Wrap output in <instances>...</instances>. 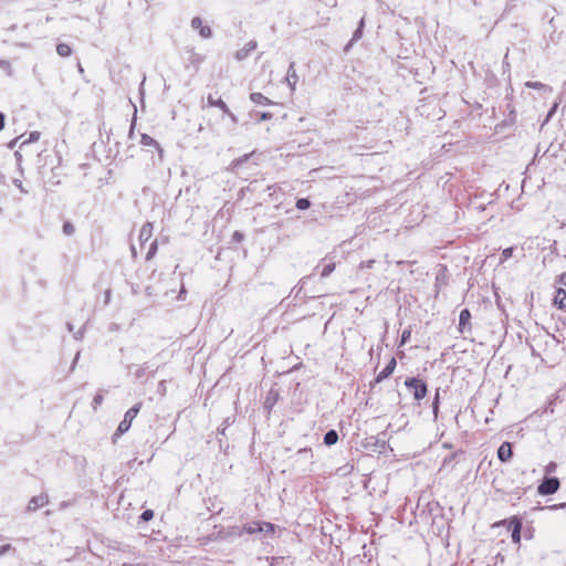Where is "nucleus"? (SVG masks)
<instances>
[{
  "label": "nucleus",
  "mask_w": 566,
  "mask_h": 566,
  "mask_svg": "<svg viewBox=\"0 0 566 566\" xmlns=\"http://www.w3.org/2000/svg\"><path fill=\"white\" fill-rule=\"evenodd\" d=\"M207 104L210 107H218L224 114H227L228 116H230L231 118L234 119V116L231 113V111L229 109L228 105L224 103V101L221 98V96L218 95L217 93L216 94H209L207 96Z\"/></svg>",
  "instance_id": "5"
},
{
  "label": "nucleus",
  "mask_w": 566,
  "mask_h": 566,
  "mask_svg": "<svg viewBox=\"0 0 566 566\" xmlns=\"http://www.w3.org/2000/svg\"><path fill=\"white\" fill-rule=\"evenodd\" d=\"M140 143L144 146L159 148V144L151 136H149L147 134L142 135Z\"/></svg>",
  "instance_id": "17"
},
{
  "label": "nucleus",
  "mask_w": 566,
  "mask_h": 566,
  "mask_svg": "<svg viewBox=\"0 0 566 566\" xmlns=\"http://www.w3.org/2000/svg\"><path fill=\"white\" fill-rule=\"evenodd\" d=\"M157 248H158V243H157V240H154L150 245H149V249L146 253V260H151L156 252H157Z\"/></svg>",
  "instance_id": "18"
},
{
  "label": "nucleus",
  "mask_w": 566,
  "mask_h": 566,
  "mask_svg": "<svg viewBox=\"0 0 566 566\" xmlns=\"http://www.w3.org/2000/svg\"><path fill=\"white\" fill-rule=\"evenodd\" d=\"M233 238H234V240H237V241H239V242H240V241H242V240H243V238H244V237H243V234H242L241 232L235 231V232L233 233Z\"/></svg>",
  "instance_id": "30"
},
{
  "label": "nucleus",
  "mask_w": 566,
  "mask_h": 566,
  "mask_svg": "<svg viewBox=\"0 0 566 566\" xmlns=\"http://www.w3.org/2000/svg\"><path fill=\"white\" fill-rule=\"evenodd\" d=\"M9 549H11V545L10 544H7V545H2L0 547V556L3 555L6 552H8Z\"/></svg>",
  "instance_id": "29"
},
{
  "label": "nucleus",
  "mask_w": 566,
  "mask_h": 566,
  "mask_svg": "<svg viewBox=\"0 0 566 566\" xmlns=\"http://www.w3.org/2000/svg\"><path fill=\"white\" fill-rule=\"evenodd\" d=\"M296 208L298 210H306L310 208L311 206V202L308 199L306 198H301V199H297L296 203H295Z\"/></svg>",
  "instance_id": "19"
},
{
  "label": "nucleus",
  "mask_w": 566,
  "mask_h": 566,
  "mask_svg": "<svg viewBox=\"0 0 566 566\" xmlns=\"http://www.w3.org/2000/svg\"><path fill=\"white\" fill-rule=\"evenodd\" d=\"M56 52L62 57H67L72 54V49L66 43H60L56 45Z\"/></svg>",
  "instance_id": "15"
},
{
  "label": "nucleus",
  "mask_w": 566,
  "mask_h": 566,
  "mask_svg": "<svg viewBox=\"0 0 566 566\" xmlns=\"http://www.w3.org/2000/svg\"><path fill=\"white\" fill-rule=\"evenodd\" d=\"M250 99L254 104H258V105H262V106L272 105V102L266 96H264L262 93H258V92L251 93L250 94Z\"/></svg>",
  "instance_id": "12"
},
{
  "label": "nucleus",
  "mask_w": 566,
  "mask_h": 566,
  "mask_svg": "<svg viewBox=\"0 0 566 566\" xmlns=\"http://www.w3.org/2000/svg\"><path fill=\"white\" fill-rule=\"evenodd\" d=\"M397 365L396 358L391 357L387 366L376 376L375 381L380 382L388 378L395 370Z\"/></svg>",
  "instance_id": "8"
},
{
  "label": "nucleus",
  "mask_w": 566,
  "mask_h": 566,
  "mask_svg": "<svg viewBox=\"0 0 566 566\" xmlns=\"http://www.w3.org/2000/svg\"><path fill=\"white\" fill-rule=\"evenodd\" d=\"M566 291L564 287H557L556 292H555V295H554V300H553V304L554 306H556L558 310H562V311H566Z\"/></svg>",
  "instance_id": "9"
},
{
  "label": "nucleus",
  "mask_w": 566,
  "mask_h": 566,
  "mask_svg": "<svg viewBox=\"0 0 566 566\" xmlns=\"http://www.w3.org/2000/svg\"><path fill=\"white\" fill-rule=\"evenodd\" d=\"M4 115L0 112V132L4 128Z\"/></svg>",
  "instance_id": "31"
},
{
  "label": "nucleus",
  "mask_w": 566,
  "mask_h": 566,
  "mask_svg": "<svg viewBox=\"0 0 566 566\" xmlns=\"http://www.w3.org/2000/svg\"><path fill=\"white\" fill-rule=\"evenodd\" d=\"M255 48H256V43L249 42L244 48H242L241 50L237 51L235 59L237 60L245 59L252 51L255 50Z\"/></svg>",
  "instance_id": "14"
},
{
  "label": "nucleus",
  "mask_w": 566,
  "mask_h": 566,
  "mask_svg": "<svg viewBox=\"0 0 566 566\" xmlns=\"http://www.w3.org/2000/svg\"><path fill=\"white\" fill-rule=\"evenodd\" d=\"M153 517H154V511L153 510H145L142 513V515H140V518L144 522H148V521L153 520Z\"/></svg>",
  "instance_id": "24"
},
{
  "label": "nucleus",
  "mask_w": 566,
  "mask_h": 566,
  "mask_svg": "<svg viewBox=\"0 0 566 566\" xmlns=\"http://www.w3.org/2000/svg\"><path fill=\"white\" fill-rule=\"evenodd\" d=\"M406 387L412 392L413 398L419 401L427 396L428 389L427 385L422 379L419 378H408L405 381Z\"/></svg>",
  "instance_id": "2"
},
{
  "label": "nucleus",
  "mask_w": 566,
  "mask_h": 566,
  "mask_svg": "<svg viewBox=\"0 0 566 566\" xmlns=\"http://www.w3.org/2000/svg\"><path fill=\"white\" fill-rule=\"evenodd\" d=\"M243 531L247 534H255V533L263 532V528H262V524L260 521H253V522H249V523L244 524Z\"/></svg>",
  "instance_id": "13"
},
{
  "label": "nucleus",
  "mask_w": 566,
  "mask_h": 566,
  "mask_svg": "<svg viewBox=\"0 0 566 566\" xmlns=\"http://www.w3.org/2000/svg\"><path fill=\"white\" fill-rule=\"evenodd\" d=\"M63 232L67 235H71L74 233V226L71 222H65L63 224Z\"/></svg>",
  "instance_id": "27"
},
{
  "label": "nucleus",
  "mask_w": 566,
  "mask_h": 566,
  "mask_svg": "<svg viewBox=\"0 0 566 566\" xmlns=\"http://www.w3.org/2000/svg\"><path fill=\"white\" fill-rule=\"evenodd\" d=\"M559 480L557 478H546L543 480V482L538 485L537 492L541 495H551L557 492L559 489Z\"/></svg>",
  "instance_id": "4"
},
{
  "label": "nucleus",
  "mask_w": 566,
  "mask_h": 566,
  "mask_svg": "<svg viewBox=\"0 0 566 566\" xmlns=\"http://www.w3.org/2000/svg\"><path fill=\"white\" fill-rule=\"evenodd\" d=\"M471 329V313L468 308H463L459 316V331L463 333L464 329Z\"/></svg>",
  "instance_id": "11"
},
{
  "label": "nucleus",
  "mask_w": 566,
  "mask_h": 566,
  "mask_svg": "<svg viewBox=\"0 0 566 566\" xmlns=\"http://www.w3.org/2000/svg\"><path fill=\"white\" fill-rule=\"evenodd\" d=\"M557 287H566V272L559 274L555 281Z\"/></svg>",
  "instance_id": "20"
},
{
  "label": "nucleus",
  "mask_w": 566,
  "mask_h": 566,
  "mask_svg": "<svg viewBox=\"0 0 566 566\" xmlns=\"http://www.w3.org/2000/svg\"><path fill=\"white\" fill-rule=\"evenodd\" d=\"M525 85L528 88H534V90H543L546 87L545 84H543L541 82H526Z\"/></svg>",
  "instance_id": "25"
},
{
  "label": "nucleus",
  "mask_w": 566,
  "mask_h": 566,
  "mask_svg": "<svg viewBox=\"0 0 566 566\" xmlns=\"http://www.w3.org/2000/svg\"><path fill=\"white\" fill-rule=\"evenodd\" d=\"M337 440H338V434H337V432L335 430H329L324 436V443L327 444V446L335 444L337 442Z\"/></svg>",
  "instance_id": "16"
},
{
  "label": "nucleus",
  "mask_w": 566,
  "mask_h": 566,
  "mask_svg": "<svg viewBox=\"0 0 566 566\" xmlns=\"http://www.w3.org/2000/svg\"><path fill=\"white\" fill-rule=\"evenodd\" d=\"M154 234V227L151 222H146L139 230V241L142 244L148 242Z\"/></svg>",
  "instance_id": "10"
},
{
  "label": "nucleus",
  "mask_w": 566,
  "mask_h": 566,
  "mask_svg": "<svg viewBox=\"0 0 566 566\" xmlns=\"http://www.w3.org/2000/svg\"><path fill=\"white\" fill-rule=\"evenodd\" d=\"M261 524H262L263 532L272 533V534L275 532V526L272 523L261 522Z\"/></svg>",
  "instance_id": "26"
},
{
  "label": "nucleus",
  "mask_w": 566,
  "mask_h": 566,
  "mask_svg": "<svg viewBox=\"0 0 566 566\" xmlns=\"http://www.w3.org/2000/svg\"><path fill=\"white\" fill-rule=\"evenodd\" d=\"M334 270H335V263H329V264L324 266L321 275L323 277L328 276Z\"/></svg>",
  "instance_id": "21"
},
{
  "label": "nucleus",
  "mask_w": 566,
  "mask_h": 566,
  "mask_svg": "<svg viewBox=\"0 0 566 566\" xmlns=\"http://www.w3.org/2000/svg\"><path fill=\"white\" fill-rule=\"evenodd\" d=\"M513 255V248H506L503 250L501 255V262H505Z\"/></svg>",
  "instance_id": "22"
},
{
  "label": "nucleus",
  "mask_w": 566,
  "mask_h": 566,
  "mask_svg": "<svg viewBox=\"0 0 566 566\" xmlns=\"http://www.w3.org/2000/svg\"><path fill=\"white\" fill-rule=\"evenodd\" d=\"M39 138V133H32L30 135V140H36Z\"/></svg>",
  "instance_id": "32"
},
{
  "label": "nucleus",
  "mask_w": 566,
  "mask_h": 566,
  "mask_svg": "<svg viewBox=\"0 0 566 566\" xmlns=\"http://www.w3.org/2000/svg\"><path fill=\"white\" fill-rule=\"evenodd\" d=\"M410 334H411L410 331H403L402 332V335H401V343L402 344L406 343L409 339Z\"/></svg>",
  "instance_id": "28"
},
{
  "label": "nucleus",
  "mask_w": 566,
  "mask_h": 566,
  "mask_svg": "<svg viewBox=\"0 0 566 566\" xmlns=\"http://www.w3.org/2000/svg\"><path fill=\"white\" fill-rule=\"evenodd\" d=\"M500 526H505L509 531H511V537L514 544L521 543L522 520L518 516L513 515L509 518L495 522L492 525V527Z\"/></svg>",
  "instance_id": "1"
},
{
  "label": "nucleus",
  "mask_w": 566,
  "mask_h": 566,
  "mask_svg": "<svg viewBox=\"0 0 566 566\" xmlns=\"http://www.w3.org/2000/svg\"><path fill=\"white\" fill-rule=\"evenodd\" d=\"M201 60H202V57H201V56H199V55H198V56H197V59H196V61H197V62H201Z\"/></svg>",
  "instance_id": "33"
},
{
  "label": "nucleus",
  "mask_w": 566,
  "mask_h": 566,
  "mask_svg": "<svg viewBox=\"0 0 566 566\" xmlns=\"http://www.w3.org/2000/svg\"><path fill=\"white\" fill-rule=\"evenodd\" d=\"M191 27L205 39L210 38L212 34L211 29L208 25H205L202 19L199 17H195L191 20Z\"/></svg>",
  "instance_id": "6"
},
{
  "label": "nucleus",
  "mask_w": 566,
  "mask_h": 566,
  "mask_svg": "<svg viewBox=\"0 0 566 566\" xmlns=\"http://www.w3.org/2000/svg\"><path fill=\"white\" fill-rule=\"evenodd\" d=\"M140 408H142V402H138L126 411L124 419L119 422V424L117 427V430L115 433L116 436H120L129 430L132 422L137 417Z\"/></svg>",
  "instance_id": "3"
},
{
  "label": "nucleus",
  "mask_w": 566,
  "mask_h": 566,
  "mask_svg": "<svg viewBox=\"0 0 566 566\" xmlns=\"http://www.w3.org/2000/svg\"><path fill=\"white\" fill-rule=\"evenodd\" d=\"M513 457V450L511 442H503L497 449V458L501 462H507Z\"/></svg>",
  "instance_id": "7"
},
{
  "label": "nucleus",
  "mask_w": 566,
  "mask_h": 566,
  "mask_svg": "<svg viewBox=\"0 0 566 566\" xmlns=\"http://www.w3.org/2000/svg\"><path fill=\"white\" fill-rule=\"evenodd\" d=\"M103 400L104 397L102 394L95 395V397L93 398V409L96 410L102 405Z\"/></svg>",
  "instance_id": "23"
}]
</instances>
